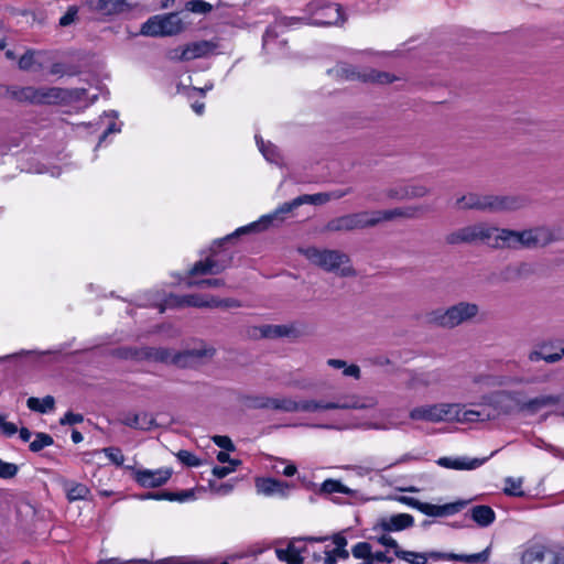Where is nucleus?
<instances>
[{"label": "nucleus", "mask_w": 564, "mask_h": 564, "mask_svg": "<svg viewBox=\"0 0 564 564\" xmlns=\"http://www.w3.org/2000/svg\"><path fill=\"white\" fill-rule=\"evenodd\" d=\"M290 333H291V329L288 328L286 326H282V325L267 326L262 330V335L264 337H269V338H278V337L289 336Z\"/></svg>", "instance_id": "3c124183"}, {"label": "nucleus", "mask_w": 564, "mask_h": 564, "mask_svg": "<svg viewBox=\"0 0 564 564\" xmlns=\"http://www.w3.org/2000/svg\"><path fill=\"white\" fill-rule=\"evenodd\" d=\"M271 409L286 413L297 412V401L292 398H272Z\"/></svg>", "instance_id": "a19ab883"}, {"label": "nucleus", "mask_w": 564, "mask_h": 564, "mask_svg": "<svg viewBox=\"0 0 564 564\" xmlns=\"http://www.w3.org/2000/svg\"><path fill=\"white\" fill-rule=\"evenodd\" d=\"M406 187L405 185L390 188L386 192V196L390 199L403 200L405 199Z\"/></svg>", "instance_id": "774afa93"}, {"label": "nucleus", "mask_w": 564, "mask_h": 564, "mask_svg": "<svg viewBox=\"0 0 564 564\" xmlns=\"http://www.w3.org/2000/svg\"><path fill=\"white\" fill-rule=\"evenodd\" d=\"M213 441L214 443L220 447V448H224L228 452L230 451H234L235 449V445L232 443V441L228 437V436H225V435H215L213 437Z\"/></svg>", "instance_id": "69168bd1"}, {"label": "nucleus", "mask_w": 564, "mask_h": 564, "mask_svg": "<svg viewBox=\"0 0 564 564\" xmlns=\"http://www.w3.org/2000/svg\"><path fill=\"white\" fill-rule=\"evenodd\" d=\"M19 467L17 464L4 462L0 458V478L12 479L17 476Z\"/></svg>", "instance_id": "603ef678"}, {"label": "nucleus", "mask_w": 564, "mask_h": 564, "mask_svg": "<svg viewBox=\"0 0 564 564\" xmlns=\"http://www.w3.org/2000/svg\"><path fill=\"white\" fill-rule=\"evenodd\" d=\"M405 187H406V193L404 194L405 199L421 198V197L426 196L430 193V189L425 185H422V184H410V185H405Z\"/></svg>", "instance_id": "8fccbe9b"}, {"label": "nucleus", "mask_w": 564, "mask_h": 564, "mask_svg": "<svg viewBox=\"0 0 564 564\" xmlns=\"http://www.w3.org/2000/svg\"><path fill=\"white\" fill-rule=\"evenodd\" d=\"M230 259V257H227L225 259L224 257H220L218 253L213 252L212 256L207 257L204 261H197L191 269L189 274H219L226 268H228Z\"/></svg>", "instance_id": "aec40b11"}, {"label": "nucleus", "mask_w": 564, "mask_h": 564, "mask_svg": "<svg viewBox=\"0 0 564 564\" xmlns=\"http://www.w3.org/2000/svg\"><path fill=\"white\" fill-rule=\"evenodd\" d=\"M490 549L487 547L482 552L474 553V554H454L448 553V560L460 561L464 563H476V562H486L489 557Z\"/></svg>", "instance_id": "ea45409f"}, {"label": "nucleus", "mask_w": 564, "mask_h": 564, "mask_svg": "<svg viewBox=\"0 0 564 564\" xmlns=\"http://www.w3.org/2000/svg\"><path fill=\"white\" fill-rule=\"evenodd\" d=\"M102 453L106 457L117 466H121L124 462V456L120 448L118 447H105L102 448Z\"/></svg>", "instance_id": "864d4df0"}, {"label": "nucleus", "mask_w": 564, "mask_h": 564, "mask_svg": "<svg viewBox=\"0 0 564 564\" xmlns=\"http://www.w3.org/2000/svg\"><path fill=\"white\" fill-rule=\"evenodd\" d=\"M319 494L330 495V494H344L347 496H354L355 490L348 488L340 480L337 479H326L322 482L319 488Z\"/></svg>", "instance_id": "c9c22d12"}, {"label": "nucleus", "mask_w": 564, "mask_h": 564, "mask_svg": "<svg viewBox=\"0 0 564 564\" xmlns=\"http://www.w3.org/2000/svg\"><path fill=\"white\" fill-rule=\"evenodd\" d=\"M355 558L361 560L358 564H371L372 546L368 542H358L351 547Z\"/></svg>", "instance_id": "58836bf2"}, {"label": "nucleus", "mask_w": 564, "mask_h": 564, "mask_svg": "<svg viewBox=\"0 0 564 564\" xmlns=\"http://www.w3.org/2000/svg\"><path fill=\"white\" fill-rule=\"evenodd\" d=\"M397 557L403 560L410 564H426L429 556L426 553L412 552V551H399Z\"/></svg>", "instance_id": "c03bdc74"}, {"label": "nucleus", "mask_w": 564, "mask_h": 564, "mask_svg": "<svg viewBox=\"0 0 564 564\" xmlns=\"http://www.w3.org/2000/svg\"><path fill=\"white\" fill-rule=\"evenodd\" d=\"M84 421V416L79 413L66 412L63 417L59 420L61 425H74L82 423Z\"/></svg>", "instance_id": "0e129e2a"}, {"label": "nucleus", "mask_w": 564, "mask_h": 564, "mask_svg": "<svg viewBox=\"0 0 564 564\" xmlns=\"http://www.w3.org/2000/svg\"><path fill=\"white\" fill-rule=\"evenodd\" d=\"M487 458H466V457H441L437 459V465L449 468V469H456V470H473L478 467H480Z\"/></svg>", "instance_id": "c756f323"}, {"label": "nucleus", "mask_w": 564, "mask_h": 564, "mask_svg": "<svg viewBox=\"0 0 564 564\" xmlns=\"http://www.w3.org/2000/svg\"><path fill=\"white\" fill-rule=\"evenodd\" d=\"M378 542L386 547L392 549L395 556L397 552L403 551L402 549H400L398 542L391 535L388 534V532L379 536Z\"/></svg>", "instance_id": "e2e57ef3"}, {"label": "nucleus", "mask_w": 564, "mask_h": 564, "mask_svg": "<svg viewBox=\"0 0 564 564\" xmlns=\"http://www.w3.org/2000/svg\"><path fill=\"white\" fill-rule=\"evenodd\" d=\"M192 492L182 491L181 494H172V492H147L140 496L141 500L154 499V500H178L184 501L192 497Z\"/></svg>", "instance_id": "4c0bfd02"}, {"label": "nucleus", "mask_w": 564, "mask_h": 564, "mask_svg": "<svg viewBox=\"0 0 564 564\" xmlns=\"http://www.w3.org/2000/svg\"><path fill=\"white\" fill-rule=\"evenodd\" d=\"M348 193V191H336L332 194L329 193H318L313 195H301L294 198L291 202H285L281 206H279L272 214L262 216L258 221H254L248 226L238 228L232 235L227 236L221 241H227L232 238V236H239L241 234H246L249 231H257L268 228L274 220L282 221L284 219V215L291 213L293 209L300 207L303 204H313V205H322L329 202L332 198H341Z\"/></svg>", "instance_id": "7ed1b4c3"}, {"label": "nucleus", "mask_w": 564, "mask_h": 564, "mask_svg": "<svg viewBox=\"0 0 564 564\" xmlns=\"http://www.w3.org/2000/svg\"><path fill=\"white\" fill-rule=\"evenodd\" d=\"M40 104H51L61 99L63 90L57 87H42L39 88Z\"/></svg>", "instance_id": "37998d69"}, {"label": "nucleus", "mask_w": 564, "mask_h": 564, "mask_svg": "<svg viewBox=\"0 0 564 564\" xmlns=\"http://www.w3.org/2000/svg\"><path fill=\"white\" fill-rule=\"evenodd\" d=\"M185 9L197 14H206L213 10V6L204 0H191L185 3Z\"/></svg>", "instance_id": "de8ad7c7"}, {"label": "nucleus", "mask_w": 564, "mask_h": 564, "mask_svg": "<svg viewBox=\"0 0 564 564\" xmlns=\"http://www.w3.org/2000/svg\"><path fill=\"white\" fill-rule=\"evenodd\" d=\"M132 473L133 480L143 488L160 487L169 481L173 470L167 467L159 469L127 467Z\"/></svg>", "instance_id": "2eb2a0df"}, {"label": "nucleus", "mask_w": 564, "mask_h": 564, "mask_svg": "<svg viewBox=\"0 0 564 564\" xmlns=\"http://www.w3.org/2000/svg\"><path fill=\"white\" fill-rule=\"evenodd\" d=\"M549 346L547 343L543 341L541 344L538 345V348H534L532 350L529 351L528 354V360L530 362H536V361H540V360H543L545 361V356L543 352H542V349H545L546 347Z\"/></svg>", "instance_id": "680f3d73"}, {"label": "nucleus", "mask_w": 564, "mask_h": 564, "mask_svg": "<svg viewBox=\"0 0 564 564\" xmlns=\"http://www.w3.org/2000/svg\"><path fill=\"white\" fill-rule=\"evenodd\" d=\"M176 457L181 463H183L186 466L189 467H197L200 465V460L191 452L188 451H180L176 454Z\"/></svg>", "instance_id": "4d7b16f0"}, {"label": "nucleus", "mask_w": 564, "mask_h": 564, "mask_svg": "<svg viewBox=\"0 0 564 564\" xmlns=\"http://www.w3.org/2000/svg\"><path fill=\"white\" fill-rule=\"evenodd\" d=\"M378 404L375 397H359L357 394H347L339 398L336 402H324L318 400L297 401V412H317L327 410H366L372 409Z\"/></svg>", "instance_id": "0eeeda50"}, {"label": "nucleus", "mask_w": 564, "mask_h": 564, "mask_svg": "<svg viewBox=\"0 0 564 564\" xmlns=\"http://www.w3.org/2000/svg\"><path fill=\"white\" fill-rule=\"evenodd\" d=\"M78 8L76 6L68 7L64 15L61 17L58 24L63 28L70 25L77 19Z\"/></svg>", "instance_id": "bf43d9fd"}, {"label": "nucleus", "mask_w": 564, "mask_h": 564, "mask_svg": "<svg viewBox=\"0 0 564 564\" xmlns=\"http://www.w3.org/2000/svg\"><path fill=\"white\" fill-rule=\"evenodd\" d=\"M329 538H305V541L310 543L315 542H325ZM304 541V539H292L285 549H276L275 555L279 561L285 562L286 564H303L305 560V554L310 553V545H300V543Z\"/></svg>", "instance_id": "4468645a"}, {"label": "nucleus", "mask_w": 564, "mask_h": 564, "mask_svg": "<svg viewBox=\"0 0 564 564\" xmlns=\"http://www.w3.org/2000/svg\"><path fill=\"white\" fill-rule=\"evenodd\" d=\"M272 398L264 395L247 397L245 404L250 409H271Z\"/></svg>", "instance_id": "49530a36"}, {"label": "nucleus", "mask_w": 564, "mask_h": 564, "mask_svg": "<svg viewBox=\"0 0 564 564\" xmlns=\"http://www.w3.org/2000/svg\"><path fill=\"white\" fill-rule=\"evenodd\" d=\"M478 410H466L463 420L467 422H484L495 420L501 414H509L514 409L516 395L512 392L499 391L482 398Z\"/></svg>", "instance_id": "39448f33"}, {"label": "nucleus", "mask_w": 564, "mask_h": 564, "mask_svg": "<svg viewBox=\"0 0 564 564\" xmlns=\"http://www.w3.org/2000/svg\"><path fill=\"white\" fill-rule=\"evenodd\" d=\"M257 143H258L259 150L261 151V153L268 161L274 162V163L278 162L279 153H278L276 148L272 143L269 142L268 144H265L262 139H258V138H257Z\"/></svg>", "instance_id": "09e8293b"}, {"label": "nucleus", "mask_w": 564, "mask_h": 564, "mask_svg": "<svg viewBox=\"0 0 564 564\" xmlns=\"http://www.w3.org/2000/svg\"><path fill=\"white\" fill-rule=\"evenodd\" d=\"M479 305L460 301L447 308H435L424 315L425 323L432 326L453 329L463 324L471 323L479 314Z\"/></svg>", "instance_id": "20e7f679"}, {"label": "nucleus", "mask_w": 564, "mask_h": 564, "mask_svg": "<svg viewBox=\"0 0 564 564\" xmlns=\"http://www.w3.org/2000/svg\"><path fill=\"white\" fill-rule=\"evenodd\" d=\"M481 234H482V223H478L475 225L459 228V229L448 234L446 236L445 240L448 245L475 243V242H480Z\"/></svg>", "instance_id": "4be33fe9"}, {"label": "nucleus", "mask_w": 564, "mask_h": 564, "mask_svg": "<svg viewBox=\"0 0 564 564\" xmlns=\"http://www.w3.org/2000/svg\"><path fill=\"white\" fill-rule=\"evenodd\" d=\"M214 352L215 350L213 348L174 351L163 347H144L143 360L186 368L193 366L203 357L213 356Z\"/></svg>", "instance_id": "423d86ee"}, {"label": "nucleus", "mask_w": 564, "mask_h": 564, "mask_svg": "<svg viewBox=\"0 0 564 564\" xmlns=\"http://www.w3.org/2000/svg\"><path fill=\"white\" fill-rule=\"evenodd\" d=\"M257 491L263 496L286 497L290 491V485L274 478H260L256 481Z\"/></svg>", "instance_id": "393cba45"}, {"label": "nucleus", "mask_w": 564, "mask_h": 564, "mask_svg": "<svg viewBox=\"0 0 564 564\" xmlns=\"http://www.w3.org/2000/svg\"><path fill=\"white\" fill-rule=\"evenodd\" d=\"M505 228H498L486 223H482V234L480 242L486 243L494 248H502L500 237Z\"/></svg>", "instance_id": "72a5a7b5"}, {"label": "nucleus", "mask_w": 564, "mask_h": 564, "mask_svg": "<svg viewBox=\"0 0 564 564\" xmlns=\"http://www.w3.org/2000/svg\"><path fill=\"white\" fill-rule=\"evenodd\" d=\"M165 307H181V306H194V307H218L221 305L230 306L229 301H218L214 297L204 300L199 295H169L164 300Z\"/></svg>", "instance_id": "dca6fc26"}, {"label": "nucleus", "mask_w": 564, "mask_h": 564, "mask_svg": "<svg viewBox=\"0 0 564 564\" xmlns=\"http://www.w3.org/2000/svg\"><path fill=\"white\" fill-rule=\"evenodd\" d=\"M463 412H466V409L458 403H436L412 409L410 417L413 421L441 422L456 420L467 423L463 420Z\"/></svg>", "instance_id": "1a4fd4ad"}, {"label": "nucleus", "mask_w": 564, "mask_h": 564, "mask_svg": "<svg viewBox=\"0 0 564 564\" xmlns=\"http://www.w3.org/2000/svg\"><path fill=\"white\" fill-rule=\"evenodd\" d=\"M500 237L502 248L509 249H531L529 229L512 230L503 229Z\"/></svg>", "instance_id": "5701e85b"}, {"label": "nucleus", "mask_w": 564, "mask_h": 564, "mask_svg": "<svg viewBox=\"0 0 564 564\" xmlns=\"http://www.w3.org/2000/svg\"><path fill=\"white\" fill-rule=\"evenodd\" d=\"M19 98L21 100H26L32 104H40L39 88L24 87L19 93Z\"/></svg>", "instance_id": "6e6d98bb"}, {"label": "nucleus", "mask_w": 564, "mask_h": 564, "mask_svg": "<svg viewBox=\"0 0 564 564\" xmlns=\"http://www.w3.org/2000/svg\"><path fill=\"white\" fill-rule=\"evenodd\" d=\"M507 487L505 492L509 496H522L523 491L521 490L522 481L520 479L507 478L506 480Z\"/></svg>", "instance_id": "052dcab7"}, {"label": "nucleus", "mask_w": 564, "mask_h": 564, "mask_svg": "<svg viewBox=\"0 0 564 564\" xmlns=\"http://www.w3.org/2000/svg\"><path fill=\"white\" fill-rule=\"evenodd\" d=\"M183 28L178 14L169 13L151 17L142 24L140 32L147 36H170L178 34Z\"/></svg>", "instance_id": "9d476101"}, {"label": "nucleus", "mask_w": 564, "mask_h": 564, "mask_svg": "<svg viewBox=\"0 0 564 564\" xmlns=\"http://www.w3.org/2000/svg\"><path fill=\"white\" fill-rule=\"evenodd\" d=\"M239 465L240 460H230V466H215L213 468V475L217 478H225L230 473L235 471Z\"/></svg>", "instance_id": "13d9d810"}, {"label": "nucleus", "mask_w": 564, "mask_h": 564, "mask_svg": "<svg viewBox=\"0 0 564 564\" xmlns=\"http://www.w3.org/2000/svg\"><path fill=\"white\" fill-rule=\"evenodd\" d=\"M468 514L481 528L489 527L496 519L492 508L486 505L474 506L469 509Z\"/></svg>", "instance_id": "473e14b6"}, {"label": "nucleus", "mask_w": 564, "mask_h": 564, "mask_svg": "<svg viewBox=\"0 0 564 564\" xmlns=\"http://www.w3.org/2000/svg\"><path fill=\"white\" fill-rule=\"evenodd\" d=\"M414 524V518L409 513H398L379 520V528L384 532L402 531Z\"/></svg>", "instance_id": "c85d7f7f"}, {"label": "nucleus", "mask_w": 564, "mask_h": 564, "mask_svg": "<svg viewBox=\"0 0 564 564\" xmlns=\"http://www.w3.org/2000/svg\"><path fill=\"white\" fill-rule=\"evenodd\" d=\"M563 400V397L560 394H546L539 395L533 399H530L525 403L522 404V410H525L531 413H535L541 409L553 406L558 404Z\"/></svg>", "instance_id": "2f4dec72"}, {"label": "nucleus", "mask_w": 564, "mask_h": 564, "mask_svg": "<svg viewBox=\"0 0 564 564\" xmlns=\"http://www.w3.org/2000/svg\"><path fill=\"white\" fill-rule=\"evenodd\" d=\"M530 200L523 195H481L468 193L456 200V208L462 210L475 209L487 213L516 212L529 205Z\"/></svg>", "instance_id": "f03ea898"}, {"label": "nucleus", "mask_w": 564, "mask_h": 564, "mask_svg": "<svg viewBox=\"0 0 564 564\" xmlns=\"http://www.w3.org/2000/svg\"><path fill=\"white\" fill-rule=\"evenodd\" d=\"M0 430L1 433L8 437L13 436L18 432L14 423L7 422L3 415H0Z\"/></svg>", "instance_id": "338daca9"}, {"label": "nucleus", "mask_w": 564, "mask_h": 564, "mask_svg": "<svg viewBox=\"0 0 564 564\" xmlns=\"http://www.w3.org/2000/svg\"><path fill=\"white\" fill-rule=\"evenodd\" d=\"M398 500L411 508L419 510L420 512L429 517H446L459 512L464 507V501H457L453 503H446L443 506L432 505L429 502H422L414 497L400 496Z\"/></svg>", "instance_id": "ddd939ff"}, {"label": "nucleus", "mask_w": 564, "mask_h": 564, "mask_svg": "<svg viewBox=\"0 0 564 564\" xmlns=\"http://www.w3.org/2000/svg\"><path fill=\"white\" fill-rule=\"evenodd\" d=\"M187 285L193 288H220L225 285V281L223 279H204L199 281H188Z\"/></svg>", "instance_id": "5fc2aeb1"}, {"label": "nucleus", "mask_w": 564, "mask_h": 564, "mask_svg": "<svg viewBox=\"0 0 564 564\" xmlns=\"http://www.w3.org/2000/svg\"><path fill=\"white\" fill-rule=\"evenodd\" d=\"M329 74L341 79L354 80L359 79L362 82L388 84L393 80L392 76L386 72H378L375 69H367L357 72L354 67L347 64H338L335 68L329 70Z\"/></svg>", "instance_id": "f8f14e48"}, {"label": "nucleus", "mask_w": 564, "mask_h": 564, "mask_svg": "<svg viewBox=\"0 0 564 564\" xmlns=\"http://www.w3.org/2000/svg\"><path fill=\"white\" fill-rule=\"evenodd\" d=\"M215 45L207 41L189 43L184 47H177L171 52L172 59L178 61H191L199 57H204L213 50Z\"/></svg>", "instance_id": "6ab92c4d"}, {"label": "nucleus", "mask_w": 564, "mask_h": 564, "mask_svg": "<svg viewBox=\"0 0 564 564\" xmlns=\"http://www.w3.org/2000/svg\"><path fill=\"white\" fill-rule=\"evenodd\" d=\"M119 420L126 426L143 431H149L156 425L153 415L147 412H127L121 414Z\"/></svg>", "instance_id": "bb28decb"}, {"label": "nucleus", "mask_w": 564, "mask_h": 564, "mask_svg": "<svg viewBox=\"0 0 564 564\" xmlns=\"http://www.w3.org/2000/svg\"><path fill=\"white\" fill-rule=\"evenodd\" d=\"M376 218H378V224L381 221H389L395 218H405L413 219L419 217L423 213V207L421 206H408V207H397L388 210H375Z\"/></svg>", "instance_id": "a878e982"}, {"label": "nucleus", "mask_w": 564, "mask_h": 564, "mask_svg": "<svg viewBox=\"0 0 564 564\" xmlns=\"http://www.w3.org/2000/svg\"><path fill=\"white\" fill-rule=\"evenodd\" d=\"M305 257L315 265L328 272H338L340 276H352L356 274L350 265L346 253L338 250H321L317 248H307L304 251Z\"/></svg>", "instance_id": "6e6552de"}, {"label": "nucleus", "mask_w": 564, "mask_h": 564, "mask_svg": "<svg viewBox=\"0 0 564 564\" xmlns=\"http://www.w3.org/2000/svg\"><path fill=\"white\" fill-rule=\"evenodd\" d=\"M53 443L54 440L51 435L39 432L35 434L34 441L30 443V451L33 453H37L42 451L44 447L51 446Z\"/></svg>", "instance_id": "a18cd8bd"}, {"label": "nucleus", "mask_w": 564, "mask_h": 564, "mask_svg": "<svg viewBox=\"0 0 564 564\" xmlns=\"http://www.w3.org/2000/svg\"><path fill=\"white\" fill-rule=\"evenodd\" d=\"M26 405L31 411L46 413L54 410L55 400L52 395H46L42 400L31 397L28 399Z\"/></svg>", "instance_id": "e433bc0d"}, {"label": "nucleus", "mask_w": 564, "mask_h": 564, "mask_svg": "<svg viewBox=\"0 0 564 564\" xmlns=\"http://www.w3.org/2000/svg\"><path fill=\"white\" fill-rule=\"evenodd\" d=\"M444 379L443 372L440 369L430 371L411 372L410 379L406 383L410 389L429 388L440 384Z\"/></svg>", "instance_id": "b1692460"}, {"label": "nucleus", "mask_w": 564, "mask_h": 564, "mask_svg": "<svg viewBox=\"0 0 564 564\" xmlns=\"http://www.w3.org/2000/svg\"><path fill=\"white\" fill-rule=\"evenodd\" d=\"M341 19V9L338 4L329 0H312L305 6L302 17L283 18L275 25L269 26L263 34V48L273 54L276 47H282L285 44L283 41H276L278 29L281 26H291L301 21L315 26L334 25Z\"/></svg>", "instance_id": "f257e3e1"}, {"label": "nucleus", "mask_w": 564, "mask_h": 564, "mask_svg": "<svg viewBox=\"0 0 564 564\" xmlns=\"http://www.w3.org/2000/svg\"><path fill=\"white\" fill-rule=\"evenodd\" d=\"M88 4L91 10L104 15H115L129 10L126 0H88Z\"/></svg>", "instance_id": "cd10ccee"}, {"label": "nucleus", "mask_w": 564, "mask_h": 564, "mask_svg": "<svg viewBox=\"0 0 564 564\" xmlns=\"http://www.w3.org/2000/svg\"><path fill=\"white\" fill-rule=\"evenodd\" d=\"M376 212H359L349 215L336 217L327 223L325 229L327 231H350L355 229H364L378 225Z\"/></svg>", "instance_id": "9b49d317"}, {"label": "nucleus", "mask_w": 564, "mask_h": 564, "mask_svg": "<svg viewBox=\"0 0 564 564\" xmlns=\"http://www.w3.org/2000/svg\"><path fill=\"white\" fill-rule=\"evenodd\" d=\"M547 381V377L538 378V377H519V376H485L480 377L477 382L482 383L489 388L496 387H512L519 384H533Z\"/></svg>", "instance_id": "f3484780"}, {"label": "nucleus", "mask_w": 564, "mask_h": 564, "mask_svg": "<svg viewBox=\"0 0 564 564\" xmlns=\"http://www.w3.org/2000/svg\"><path fill=\"white\" fill-rule=\"evenodd\" d=\"M554 556L543 545H533L522 555V564H553Z\"/></svg>", "instance_id": "7c9ffc66"}, {"label": "nucleus", "mask_w": 564, "mask_h": 564, "mask_svg": "<svg viewBox=\"0 0 564 564\" xmlns=\"http://www.w3.org/2000/svg\"><path fill=\"white\" fill-rule=\"evenodd\" d=\"M531 249L545 247L552 242L562 240L564 235L556 226H536L529 228Z\"/></svg>", "instance_id": "a211bd4d"}, {"label": "nucleus", "mask_w": 564, "mask_h": 564, "mask_svg": "<svg viewBox=\"0 0 564 564\" xmlns=\"http://www.w3.org/2000/svg\"><path fill=\"white\" fill-rule=\"evenodd\" d=\"M330 539L334 546H324L323 564H336L339 560H347L349 551L346 549L348 543L346 536L343 533H335Z\"/></svg>", "instance_id": "412c9836"}, {"label": "nucleus", "mask_w": 564, "mask_h": 564, "mask_svg": "<svg viewBox=\"0 0 564 564\" xmlns=\"http://www.w3.org/2000/svg\"><path fill=\"white\" fill-rule=\"evenodd\" d=\"M144 347H121L113 350V356L120 359L143 360Z\"/></svg>", "instance_id": "79ce46f5"}, {"label": "nucleus", "mask_w": 564, "mask_h": 564, "mask_svg": "<svg viewBox=\"0 0 564 564\" xmlns=\"http://www.w3.org/2000/svg\"><path fill=\"white\" fill-rule=\"evenodd\" d=\"M64 489L69 501L85 500L90 494V490L86 485L75 481H66L64 484Z\"/></svg>", "instance_id": "f704fd0d"}]
</instances>
